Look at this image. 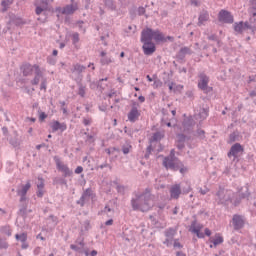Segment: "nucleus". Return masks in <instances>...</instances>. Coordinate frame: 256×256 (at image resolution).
<instances>
[{
  "instance_id": "1",
  "label": "nucleus",
  "mask_w": 256,
  "mask_h": 256,
  "mask_svg": "<svg viewBox=\"0 0 256 256\" xmlns=\"http://www.w3.org/2000/svg\"><path fill=\"white\" fill-rule=\"evenodd\" d=\"M153 39L156 41V43L166 41L165 36L159 30L153 31L151 28L142 30L140 41L143 43L142 49L144 55H153L155 51H157L155 43H153Z\"/></svg>"
},
{
  "instance_id": "2",
  "label": "nucleus",
  "mask_w": 256,
  "mask_h": 256,
  "mask_svg": "<svg viewBox=\"0 0 256 256\" xmlns=\"http://www.w3.org/2000/svg\"><path fill=\"white\" fill-rule=\"evenodd\" d=\"M130 203L133 211H141V213H147L151 211L155 204L153 203V194H151V188H146L144 192H133Z\"/></svg>"
},
{
  "instance_id": "3",
  "label": "nucleus",
  "mask_w": 256,
  "mask_h": 256,
  "mask_svg": "<svg viewBox=\"0 0 256 256\" xmlns=\"http://www.w3.org/2000/svg\"><path fill=\"white\" fill-rule=\"evenodd\" d=\"M162 165L167 171H179V168L183 167V162L175 156V149H172L170 154L164 157Z\"/></svg>"
},
{
  "instance_id": "4",
  "label": "nucleus",
  "mask_w": 256,
  "mask_h": 256,
  "mask_svg": "<svg viewBox=\"0 0 256 256\" xmlns=\"http://www.w3.org/2000/svg\"><path fill=\"white\" fill-rule=\"evenodd\" d=\"M34 78L30 81L31 85H39L40 84V91H47V77L43 74V69L39 66V64H34Z\"/></svg>"
},
{
  "instance_id": "5",
  "label": "nucleus",
  "mask_w": 256,
  "mask_h": 256,
  "mask_svg": "<svg viewBox=\"0 0 256 256\" xmlns=\"http://www.w3.org/2000/svg\"><path fill=\"white\" fill-rule=\"evenodd\" d=\"M233 200L231 199V193L228 190H225L223 187H219V190L216 192L215 202L217 205H229Z\"/></svg>"
},
{
  "instance_id": "6",
  "label": "nucleus",
  "mask_w": 256,
  "mask_h": 256,
  "mask_svg": "<svg viewBox=\"0 0 256 256\" xmlns=\"http://www.w3.org/2000/svg\"><path fill=\"white\" fill-rule=\"evenodd\" d=\"M198 77V88H200L204 93H211V91H213V87L209 86V76L205 73H200Z\"/></svg>"
},
{
  "instance_id": "7",
  "label": "nucleus",
  "mask_w": 256,
  "mask_h": 256,
  "mask_svg": "<svg viewBox=\"0 0 256 256\" xmlns=\"http://www.w3.org/2000/svg\"><path fill=\"white\" fill-rule=\"evenodd\" d=\"M91 199H95V193L93 192V189L87 188L83 191L80 199L76 201V204L80 207H85V203H89Z\"/></svg>"
},
{
  "instance_id": "8",
  "label": "nucleus",
  "mask_w": 256,
  "mask_h": 256,
  "mask_svg": "<svg viewBox=\"0 0 256 256\" xmlns=\"http://www.w3.org/2000/svg\"><path fill=\"white\" fill-rule=\"evenodd\" d=\"M246 29H250L253 33H255L256 31V26L253 25V24H250L249 22H243V21H240V22H236L234 23V31L236 33H243V31H245Z\"/></svg>"
},
{
  "instance_id": "9",
  "label": "nucleus",
  "mask_w": 256,
  "mask_h": 256,
  "mask_svg": "<svg viewBox=\"0 0 256 256\" xmlns=\"http://www.w3.org/2000/svg\"><path fill=\"white\" fill-rule=\"evenodd\" d=\"M139 104L137 102H133L132 108L128 113V121L130 123H135L136 121H139V117H141V112L139 111Z\"/></svg>"
},
{
  "instance_id": "10",
  "label": "nucleus",
  "mask_w": 256,
  "mask_h": 256,
  "mask_svg": "<svg viewBox=\"0 0 256 256\" xmlns=\"http://www.w3.org/2000/svg\"><path fill=\"white\" fill-rule=\"evenodd\" d=\"M232 225L234 227V231H239L245 227V219H243V216L235 214L232 217Z\"/></svg>"
},
{
  "instance_id": "11",
  "label": "nucleus",
  "mask_w": 256,
  "mask_h": 256,
  "mask_svg": "<svg viewBox=\"0 0 256 256\" xmlns=\"http://www.w3.org/2000/svg\"><path fill=\"white\" fill-rule=\"evenodd\" d=\"M31 189V181H27L25 185H22L21 189L17 190V195L20 197V203L27 201V191Z\"/></svg>"
},
{
  "instance_id": "12",
  "label": "nucleus",
  "mask_w": 256,
  "mask_h": 256,
  "mask_svg": "<svg viewBox=\"0 0 256 256\" xmlns=\"http://www.w3.org/2000/svg\"><path fill=\"white\" fill-rule=\"evenodd\" d=\"M55 161L57 170L61 171L64 174V177H71V175H73V171L69 169V166L62 164L59 158H56Z\"/></svg>"
},
{
  "instance_id": "13",
  "label": "nucleus",
  "mask_w": 256,
  "mask_h": 256,
  "mask_svg": "<svg viewBox=\"0 0 256 256\" xmlns=\"http://www.w3.org/2000/svg\"><path fill=\"white\" fill-rule=\"evenodd\" d=\"M20 71L23 77H31L35 71V65H31V63L26 62L20 66Z\"/></svg>"
},
{
  "instance_id": "14",
  "label": "nucleus",
  "mask_w": 256,
  "mask_h": 256,
  "mask_svg": "<svg viewBox=\"0 0 256 256\" xmlns=\"http://www.w3.org/2000/svg\"><path fill=\"white\" fill-rule=\"evenodd\" d=\"M218 19L222 23H228V24H231L234 21L233 15H231V12L227 10H221L218 14Z\"/></svg>"
},
{
  "instance_id": "15",
  "label": "nucleus",
  "mask_w": 256,
  "mask_h": 256,
  "mask_svg": "<svg viewBox=\"0 0 256 256\" xmlns=\"http://www.w3.org/2000/svg\"><path fill=\"white\" fill-rule=\"evenodd\" d=\"M195 126V120L193 118H187L183 121V133L191 134L193 133V127Z\"/></svg>"
},
{
  "instance_id": "16",
  "label": "nucleus",
  "mask_w": 256,
  "mask_h": 256,
  "mask_svg": "<svg viewBox=\"0 0 256 256\" xmlns=\"http://www.w3.org/2000/svg\"><path fill=\"white\" fill-rule=\"evenodd\" d=\"M243 151H245L243 149V146L239 143H235L234 145L231 146L230 151L228 152V157L237 158L239 153H243Z\"/></svg>"
},
{
  "instance_id": "17",
  "label": "nucleus",
  "mask_w": 256,
  "mask_h": 256,
  "mask_svg": "<svg viewBox=\"0 0 256 256\" xmlns=\"http://www.w3.org/2000/svg\"><path fill=\"white\" fill-rule=\"evenodd\" d=\"M21 139H19V133L17 131H14V137H11L9 139V144L14 148V149H19L21 147Z\"/></svg>"
},
{
  "instance_id": "18",
  "label": "nucleus",
  "mask_w": 256,
  "mask_h": 256,
  "mask_svg": "<svg viewBox=\"0 0 256 256\" xmlns=\"http://www.w3.org/2000/svg\"><path fill=\"white\" fill-rule=\"evenodd\" d=\"M77 9H79V7L77 6V3L69 4L62 9L61 13L62 15H73V13L77 11Z\"/></svg>"
},
{
  "instance_id": "19",
  "label": "nucleus",
  "mask_w": 256,
  "mask_h": 256,
  "mask_svg": "<svg viewBox=\"0 0 256 256\" xmlns=\"http://www.w3.org/2000/svg\"><path fill=\"white\" fill-rule=\"evenodd\" d=\"M181 195V184H175L170 188L171 199H179Z\"/></svg>"
},
{
  "instance_id": "20",
  "label": "nucleus",
  "mask_w": 256,
  "mask_h": 256,
  "mask_svg": "<svg viewBox=\"0 0 256 256\" xmlns=\"http://www.w3.org/2000/svg\"><path fill=\"white\" fill-rule=\"evenodd\" d=\"M98 215H101V217H108L111 219L113 215H115V210L106 205L101 211L98 212Z\"/></svg>"
},
{
  "instance_id": "21",
  "label": "nucleus",
  "mask_w": 256,
  "mask_h": 256,
  "mask_svg": "<svg viewBox=\"0 0 256 256\" xmlns=\"http://www.w3.org/2000/svg\"><path fill=\"white\" fill-rule=\"evenodd\" d=\"M51 129L53 133L57 131H67V124L65 123H60L59 121H54L51 125Z\"/></svg>"
},
{
  "instance_id": "22",
  "label": "nucleus",
  "mask_w": 256,
  "mask_h": 256,
  "mask_svg": "<svg viewBox=\"0 0 256 256\" xmlns=\"http://www.w3.org/2000/svg\"><path fill=\"white\" fill-rule=\"evenodd\" d=\"M41 3V6L36 5V15H41V13H44V11H47V9H49V0H42Z\"/></svg>"
},
{
  "instance_id": "23",
  "label": "nucleus",
  "mask_w": 256,
  "mask_h": 256,
  "mask_svg": "<svg viewBox=\"0 0 256 256\" xmlns=\"http://www.w3.org/2000/svg\"><path fill=\"white\" fill-rule=\"evenodd\" d=\"M77 244H71L70 249L72 251H76L77 253H80L83 255V249L85 248V242L81 240L80 242L76 241Z\"/></svg>"
},
{
  "instance_id": "24",
  "label": "nucleus",
  "mask_w": 256,
  "mask_h": 256,
  "mask_svg": "<svg viewBox=\"0 0 256 256\" xmlns=\"http://www.w3.org/2000/svg\"><path fill=\"white\" fill-rule=\"evenodd\" d=\"M191 229L192 233H195L198 239H205V233L201 232V226H196V222H192Z\"/></svg>"
},
{
  "instance_id": "25",
  "label": "nucleus",
  "mask_w": 256,
  "mask_h": 256,
  "mask_svg": "<svg viewBox=\"0 0 256 256\" xmlns=\"http://www.w3.org/2000/svg\"><path fill=\"white\" fill-rule=\"evenodd\" d=\"M191 49L189 47H183L180 49V51L177 54V59H180L181 61H183V59H185L186 55H191Z\"/></svg>"
},
{
  "instance_id": "26",
  "label": "nucleus",
  "mask_w": 256,
  "mask_h": 256,
  "mask_svg": "<svg viewBox=\"0 0 256 256\" xmlns=\"http://www.w3.org/2000/svg\"><path fill=\"white\" fill-rule=\"evenodd\" d=\"M240 199H249L251 197V192H249V185H246L244 188L239 190Z\"/></svg>"
},
{
  "instance_id": "27",
  "label": "nucleus",
  "mask_w": 256,
  "mask_h": 256,
  "mask_svg": "<svg viewBox=\"0 0 256 256\" xmlns=\"http://www.w3.org/2000/svg\"><path fill=\"white\" fill-rule=\"evenodd\" d=\"M205 21H209V12L202 11L198 17V26L201 27L205 23Z\"/></svg>"
},
{
  "instance_id": "28",
  "label": "nucleus",
  "mask_w": 256,
  "mask_h": 256,
  "mask_svg": "<svg viewBox=\"0 0 256 256\" xmlns=\"http://www.w3.org/2000/svg\"><path fill=\"white\" fill-rule=\"evenodd\" d=\"M106 55H107V53L105 51H102L100 53V57H102L100 59L101 65H109V64L113 63V59H111V57H108Z\"/></svg>"
},
{
  "instance_id": "29",
  "label": "nucleus",
  "mask_w": 256,
  "mask_h": 256,
  "mask_svg": "<svg viewBox=\"0 0 256 256\" xmlns=\"http://www.w3.org/2000/svg\"><path fill=\"white\" fill-rule=\"evenodd\" d=\"M85 69H87V67H85L79 63H76L73 65L71 72L78 73V75H81V73H83L85 71Z\"/></svg>"
},
{
  "instance_id": "30",
  "label": "nucleus",
  "mask_w": 256,
  "mask_h": 256,
  "mask_svg": "<svg viewBox=\"0 0 256 256\" xmlns=\"http://www.w3.org/2000/svg\"><path fill=\"white\" fill-rule=\"evenodd\" d=\"M27 213H31V210H27V204L26 203H23L22 205H20V209L18 211V215H20V217H27Z\"/></svg>"
},
{
  "instance_id": "31",
  "label": "nucleus",
  "mask_w": 256,
  "mask_h": 256,
  "mask_svg": "<svg viewBox=\"0 0 256 256\" xmlns=\"http://www.w3.org/2000/svg\"><path fill=\"white\" fill-rule=\"evenodd\" d=\"M164 235L168 239H173V237H175V235H177V229H175V228H168V229H166L164 231Z\"/></svg>"
},
{
  "instance_id": "32",
  "label": "nucleus",
  "mask_w": 256,
  "mask_h": 256,
  "mask_svg": "<svg viewBox=\"0 0 256 256\" xmlns=\"http://www.w3.org/2000/svg\"><path fill=\"white\" fill-rule=\"evenodd\" d=\"M11 5H13V0H2V13H6V11L9 10V7H11Z\"/></svg>"
},
{
  "instance_id": "33",
  "label": "nucleus",
  "mask_w": 256,
  "mask_h": 256,
  "mask_svg": "<svg viewBox=\"0 0 256 256\" xmlns=\"http://www.w3.org/2000/svg\"><path fill=\"white\" fill-rule=\"evenodd\" d=\"M210 243H213L214 247H217V245L223 243V237L220 234H216L214 239L210 238Z\"/></svg>"
},
{
  "instance_id": "34",
  "label": "nucleus",
  "mask_w": 256,
  "mask_h": 256,
  "mask_svg": "<svg viewBox=\"0 0 256 256\" xmlns=\"http://www.w3.org/2000/svg\"><path fill=\"white\" fill-rule=\"evenodd\" d=\"M198 117L201 119V121H205V119L209 117V108H202L198 114Z\"/></svg>"
},
{
  "instance_id": "35",
  "label": "nucleus",
  "mask_w": 256,
  "mask_h": 256,
  "mask_svg": "<svg viewBox=\"0 0 256 256\" xmlns=\"http://www.w3.org/2000/svg\"><path fill=\"white\" fill-rule=\"evenodd\" d=\"M249 13H251L252 17L256 16V0L249 1Z\"/></svg>"
},
{
  "instance_id": "36",
  "label": "nucleus",
  "mask_w": 256,
  "mask_h": 256,
  "mask_svg": "<svg viewBox=\"0 0 256 256\" xmlns=\"http://www.w3.org/2000/svg\"><path fill=\"white\" fill-rule=\"evenodd\" d=\"M176 137H177V143H185L186 141H189L191 139V136H186L183 133L177 134Z\"/></svg>"
},
{
  "instance_id": "37",
  "label": "nucleus",
  "mask_w": 256,
  "mask_h": 256,
  "mask_svg": "<svg viewBox=\"0 0 256 256\" xmlns=\"http://www.w3.org/2000/svg\"><path fill=\"white\" fill-rule=\"evenodd\" d=\"M0 232L2 233V235H7V237H11V235H12L11 226H9V225L2 226L0 228Z\"/></svg>"
},
{
  "instance_id": "38",
  "label": "nucleus",
  "mask_w": 256,
  "mask_h": 256,
  "mask_svg": "<svg viewBox=\"0 0 256 256\" xmlns=\"http://www.w3.org/2000/svg\"><path fill=\"white\" fill-rule=\"evenodd\" d=\"M87 91V87L83 85L82 83H78V95L82 98L85 97Z\"/></svg>"
},
{
  "instance_id": "39",
  "label": "nucleus",
  "mask_w": 256,
  "mask_h": 256,
  "mask_svg": "<svg viewBox=\"0 0 256 256\" xmlns=\"http://www.w3.org/2000/svg\"><path fill=\"white\" fill-rule=\"evenodd\" d=\"M104 3L110 11H115L117 9V6H115V2L113 0H105Z\"/></svg>"
},
{
  "instance_id": "40",
  "label": "nucleus",
  "mask_w": 256,
  "mask_h": 256,
  "mask_svg": "<svg viewBox=\"0 0 256 256\" xmlns=\"http://www.w3.org/2000/svg\"><path fill=\"white\" fill-rule=\"evenodd\" d=\"M103 81H109V77L102 78L97 82V89H100L101 91H104L107 87V84H103Z\"/></svg>"
},
{
  "instance_id": "41",
  "label": "nucleus",
  "mask_w": 256,
  "mask_h": 256,
  "mask_svg": "<svg viewBox=\"0 0 256 256\" xmlns=\"http://www.w3.org/2000/svg\"><path fill=\"white\" fill-rule=\"evenodd\" d=\"M16 241H21V243H25L27 241V232H23L22 234L15 235Z\"/></svg>"
},
{
  "instance_id": "42",
  "label": "nucleus",
  "mask_w": 256,
  "mask_h": 256,
  "mask_svg": "<svg viewBox=\"0 0 256 256\" xmlns=\"http://www.w3.org/2000/svg\"><path fill=\"white\" fill-rule=\"evenodd\" d=\"M131 149H133V146H131V144H124L122 146V153L124 155H129V153H131Z\"/></svg>"
},
{
  "instance_id": "43",
  "label": "nucleus",
  "mask_w": 256,
  "mask_h": 256,
  "mask_svg": "<svg viewBox=\"0 0 256 256\" xmlns=\"http://www.w3.org/2000/svg\"><path fill=\"white\" fill-rule=\"evenodd\" d=\"M54 185H67V180L65 178H54Z\"/></svg>"
},
{
  "instance_id": "44",
  "label": "nucleus",
  "mask_w": 256,
  "mask_h": 256,
  "mask_svg": "<svg viewBox=\"0 0 256 256\" xmlns=\"http://www.w3.org/2000/svg\"><path fill=\"white\" fill-rule=\"evenodd\" d=\"M163 139V134L161 132H156L152 136V141H161Z\"/></svg>"
},
{
  "instance_id": "45",
  "label": "nucleus",
  "mask_w": 256,
  "mask_h": 256,
  "mask_svg": "<svg viewBox=\"0 0 256 256\" xmlns=\"http://www.w3.org/2000/svg\"><path fill=\"white\" fill-rule=\"evenodd\" d=\"M0 249H9V243L6 239L0 238Z\"/></svg>"
},
{
  "instance_id": "46",
  "label": "nucleus",
  "mask_w": 256,
  "mask_h": 256,
  "mask_svg": "<svg viewBox=\"0 0 256 256\" xmlns=\"http://www.w3.org/2000/svg\"><path fill=\"white\" fill-rule=\"evenodd\" d=\"M153 87H154V89H158L159 87H163V82L160 79L154 78Z\"/></svg>"
},
{
  "instance_id": "47",
  "label": "nucleus",
  "mask_w": 256,
  "mask_h": 256,
  "mask_svg": "<svg viewBox=\"0 0 256 256\" xmlns=\"http://www.w3.org/2000/svg\"><path fill=\"white\" fill-rule=\"evenodd\" d=\"M72 43L73 45H77L79 43V33H73L72 34Z\"/></svg>"
},
{
  "instance_id": "48",
  "label": "nucleus",
  "mask_w": 256,
  "mask_h": 256,
  "mask_svg": "<svg viewBox=\"0 0 256 256\" xmlns=\"http://www.w3.org/2000/svg\"><path fill=\"white\" fill-rule=\"evenodd\" d=\"M196 135L199 139H205V130L198 129L196 131Z\"/></svg>"
},
{
  "instance_id": "49",
  "label": "nucleus",
  "mask_w": 256,
  "mask_h": 256,
  "mask_svg": "<svg viewBox=\"0 0 256 256\" xmlns=\"http://www.w3.org/2000/svg\"><path fill=\"white\" fill-rule=\"evenodd\" d=\"M153 151V146L152 145H149L147 148H146V153L144 155L145 159H149V155H151Z\"/></svg>"
},
{
  "instance_id": "50",
  "label": "nucleus",
  "mask_w": 256,
  "mask_h": 256,
  "mask_svg": "<svg viewBox=\"0 0 256 256\" xmlns=\"http://www.w3.org/2000/svg\"><path fill=\"white\" fill-rule=\"evenodd\" d=\"M163 243L166 247H171V245H173V238H166Z\"/></svg>"
},
{
  "instance_id": "51",
  "label": "nucleus",
  "mask_w": 256,
  "mask_h": 256,
  "mask_svg": "<svg viewBox=\"0 0 256 256\" xmlns=\"http://www.w3.org/2000/svg\"><path fill=\"white\" fill-rule=\"evenodd\" d=\"M47 63H49V65H55L57 63V60L51 56H48Z\"/></svg>"
},
{
  "instance_id": "52",
  "label": "nucleus",
  "mask_w": 256,
  "mask_h": 256,
  "mask_svg": "<svg viewBox=\"0 0 256 256\" xmlns=\"http://www.w3.org/2000/svg\"><path fill=\"white\" fill-rule=\"evenodd\" d=\"M229 141L230 143H235V141H237V134L235 133L230 134Z\"/></svg>"
},
{
  "instance_id": "53",
  "label": "nucleus",
  "mask_w": 256,
  "mask_h": 256,
  "mask_svg": "<svg viewBox=\"0 0 256 256\" xmlns=\"http://www.w3.org/2000/svg\"><path fill=\"white\" fill-rule=\"evenodd\" d=\"M190 3L194 7H199L201 5V0H190Z\"/></svg>"
},
{
  "instance_id": "54",
  "label": "nucleus",
  "mask_w": 256,
  "mask_h": 256,
  "mask_svg": "<svg viewBox=\"0 0 256 256\" xmlns=\"http://www.w3.org/2000/svg\"><path fill=\"white\" fill-rule=\"evenodd\" d=\"M40 183L37 184V189H44L45 182H43V179H39Z\"/></svg>"
},
{
  "instance_id": "55",
  "label": "nucleus",
  "mask_w": 256,
  "mask_h": 256,
  "mask_svg": "<svg viewBox=\"0 0 256 256\" xmlns=\"http://www.w3.org/2000/svg\"><path fill=\"white\" fill-rule=\"evenodd\" d=\"M85 136L87 137L88 143H93L95 141V139L93 138V135H89L85 133Z\"/></svg>"
},
{
  "instance_id": "56",
  "label": "nucleus",
  "mask_w": 256,
  "mask_h": 256,
  "mask_svg": "<svg viewBox=\"0 0 256 256\" xmlns=\"http://www.w3.org/2000/svg\"><path fill=\"white\" fill-rule=\"evenodd\" d=\"M199 193H201V195H207L209 193V188H199Z\"/></svg>"
},
{
  "instance_id": "57",
  "label": "nucleus",
  "mask_w": 256,
  "mask_h": 256,
  "mask_svg": "<svg viewBox=\"0 0 256 256\" xmlns=\"http://www.w3.org/2000/svg\"><path fill=\"white\" fill-rule=\"evenodd\" d=\"M176 147L179 151H183V149H185V142L177 143Z\"/></svg>"
},
{
  "instance_id": "58",
  "label": "nucleus",
  "mask_w": 256,
  "mask_h": 256,
  "mask_svg": "<svg viewBox=\"0 0 256 256\" xmlns=\"http://www.w3.org/2000/svg\"><path fill=\"white\" fill-rule=\"evenodd\" d=\"M45 119H47V115L45 114V112H41L39 115V120L40 121H45Z\"/></svg>"
},
{
  "instance_id": "59",
  "label": "nucleus",
  "mask_w": 256,
  "mask_h": 256,
  "mask_svg": "<svg viewBox=\"0 0 256 256\" xmlns=\"http://www.w3.org/2000/svg\"><path fill=\"white\" fill-rule=\"evenodd\" d=\"M74 173H76V175H80V173H83V168H82V166H78V167L75 169Z\"/></svg>"
},
{
  "instance_id": "60",
  "label": "nucleus",
  "mask_w": 256,
  "mask_h": 256,
  "mask_svg": "<svg viewBox=\"0 0 256 256\" xmlns=\"http://www.w3.org/2000/svg\"><path fill=\"white\" fill-rule=\"evenodd\" d=\"M178 171H180V173L183 174V173H187L188 169H187V167L182 165V166L179 167Z\"/></svg>"
},
{
  "instance_id": "61",
  "label": "nucleus",
  "mask_w": 256,
  "mask_h": 256,
  "mask_svg": "<svg viewBox=\"0 0 256 256\" xmlns=\"http://www.w3.org/2000/svg\"><path fill=\"white\" fill-rule=\"evenodd\" d=\"M174 247H177L178 249H183V245L179 242V240L174 241Z\"/></svg>"
},
{
  "instance_id": "62",
  "label": "nucleus",
  "mask_w": 256,
  "mask_h": 256,
  "mask_svg": "<svg viewBox=\"0 0 256 256\" xmlns=\"http://www.w3.org/2000/svg\"><path fill=\"white\" fill-rule=\"evenodd\" d=\"M138 15H145V7L138 8Z\"/></svg>"
},
{
  "instance_id": "63",
  "label": "nucleus",
  "mask_w": 256,
  "mask_h": 256,
  "mask_svg": "<svg viewBox=\"0 0 256 256\" xmlns=\"http://www.w3.org/2000/svg\"><path fill=\"white\" fill-rule=\"evenodd\" d=\"M83 124L87 127L89 125H91V119H87V118H84L83 119Z\"/></svg>"
},
{
  "instance_id": "64",
  "label": "nucleus",
  "mask_w": 256,
  "mask_h": 256,
  "mask_svg": "<svg viewBox=\"0 0 256 256\" xmlns=\"http://www.w3.org/2000/svg\"><path fill=\"white\" fill-rule=\"evenodd\" d=\"M209 41H217L218 37L215 34L208 36Z\"/></svg>"
}]
</instances>
